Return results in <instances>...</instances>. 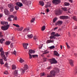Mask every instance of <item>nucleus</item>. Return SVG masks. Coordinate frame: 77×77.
Here are the masks:
<instances>
[{
    "label": "nucleus",
    "mask_w": 77,
    "mask_h": 77,
    "mask_svg": "<svg viewBox=\"0 0 77 77\" xmlns=\"http://www.w3.org/2000/svg\"><path fill=\"white\" fill-rule=\"evenodd\" d=\"M1 24L2 25H4L5 24V21H1Z\"/></svg>",
    "instance_id": "44"
},
{
    "label": "nucleus",
    "mask_w": 77,
    "mask_h": 77,
    "mask_svg": "<svg viewBox=\"0 0 77 77\" xmlns=\"http://www.w3.org/2000/svg\"><path fill=\"white\" fill-rule=\"evenodd\" d=\"M48 53H49V52L48 51L43 53L42 54H47Z\"/></svg>",
    "instance_id": "54"
},
{
    "label": "nucleus",
    "mask_w": 77,
    "mask_h": 77,
    "mask_svg": "<svg viewBox=\"0 0 77 77\" xmlns=\"http://www.w3.org/2000/svg\"><path fill=\"white\" fill-rule=\"evenodd\" d=\"M62 9H63V11H67V8L66 7H63L61 8Z\"/></svg>",
    "instance_id": "25"
},
{
    "label": "nucleus",
    "mask_w": 77,
    "mask_h": 77,
    "mask_svg": "<svg viewBox=\"0 0 77 77\" xmlns=\"http://www.w3.org/2000/svg\"><path fill=\"white\" fill-rule=\"evenodd\" d=\"M56 20H57V19H56V18H55L53 20V23H55Z\"/></svg>",
    "instance_id": "45"
},
{
    "label": "nucleus",
    "mask_w": 77,
    "mask_h": 77,
    "mask_svg": "<svg viewBox=\"0 0 77 77\" xmlns=\"http://www.w3.org/2000/svg\"><path fill=\"white\" fill-rule=\"evenodd\" d=\"M34 39V40H36V39H38V38H37V37L36 36V35H35L33 38Z\"/></svg>",
    "instance_id": "48"
},
{
    "label": "nucleus",
    "mask_w": 77,
    "mask_h": 77,
    "mask_svg": "<svg viewBox=\"0 0 77 77\" xmlns=\"http://www.w3.org/2000/svg\"><path fill=\"white\" fill-rule=\"evenodd\" d=\"M30 27H28L24 29L23 30V32L24 33L25 32H26V31H28V30H30Z\"/></svg>",
    "instance_id": "15"
},
{
    "label": "nucleus",
    "mask_w": 77,
    "mask_h": 77,
    "mask_svg": "<svg viewBox=\"0 0 77 77\" xmlns=\"http://www.w3.org/2000/svg\"><path fill=\"white\" fill-rule=\"evenodd\" d=\"M8 6L9 8H10V12H13L14 9V6L12 4H10L8 5Z\"/></svg>",
    "instance_id": "4"
},
{
    "label": "nucleus",
    "mask_w": 77,
    "mask_h": 77,
    "mask_svg": "<svg viewBox=\"0 0 77 77\" xmlns=\"http://www.w3.org/2000/svg\"><path fill=\"white\" fill-rule=\"evenodd\" d=\"M62 21H58L56 23L55 25L56 26H57V25H59H59H60L62 24Z\"/></svg>",
    "instance_id": "16"
},
{
    "label": "nucleus",
    "mask_w": 77,
    "mask_h": 77,
    "mask_svg": "<svg viewBox=\"0 0 77 77\" xmlns=\"http://www.w3.org/2000/svg\"><path fill=\"white\" fill-rule=\"evenodd\" d=\"M49 62L51 64H56L57 63V60L55 59V58H54L49 59Z\"/></svg>",
    "instance_id": "3"
},
{
    "label": "nucleus",
    "mask_w": 77,
    "mask_h": 77,
    "mask_svg": "<svg viewBox=\"0 0 77 77\" xmlns=\"http://www.w3.org/2000/svg\"><path fill=\"white\" fill-rule=\"evenodd\" d=\"M42 45H42V46H39L38 48H39V49H41L42 48Z\"/></svg>",
    "instance_id": "60"
},
{
    "label": "nucleus",
    "mask_w": 77,
    "mask_h": 77,
    "mask_svg": "<svg viewBox=\"0 0 77 77\" xmlns=\"http://www.w3.org/2000/svg\"><path fill=\"white\" fill-rule=\"evenodd\" d=\"M51 35H53V36H55L54 35H55V32H51Z\"/></svg>",
    "instance_id": "41"
},
{
    "label": "nucleus",
    "mask_w": 77,
    "mask_h": 77,
    "mask_svg": "<svg viewBox=\"0 0 77 77\" xmlns=\"http://www.w3.org/2000/svg\"><path fill=\"white\" fill-rule=\"evenodd\" d=\"M63 74H64L63 72H61V75H60V77H63Z\"/></svg>",
    "instance_id": "43"
},
{
    "label": "nucleus",
    "mask_w": 77,
    "mask_h": 77,
    "mask_svg": "<svg viewBox=\"0 0 77 77\" xmlns=\"http://www.w3.org/2000/svg\"><path fill=\"white\" fill-rule=\"evenodd\" d=\"M16 5H17V6H18L19 7H21V6H23V5L22 3L19 2L16 3Z\"/></svg>",
    "instance_id": "12"
},
{
    "label": "nucleus",
    "mask_w": 77,
    "mask_h": 77,
    "mask_svg": "<svg viewBox=\"0 0 77 77\" xmlns=\"http://www.w3.org/2000/svg\"><path fill=\"white\" fill-rule=\"evenodd\" d=\"M3 41H5V39L2 38L0 40V43L1 44H3Z\"/></svg>",
    "instance_id": "28"
},
{
    "label": "nucleus",
    "mask_w": 77,
    "mask_h": 77,
    "mask_svg": "<svg viewBox=\"0 0 77 77\" xmlns=\"http://www.w3.org/2000/svg\"><path fill=\"white\" fill-rule=\"evenodd\" d=\"M9 27H10V26L9 25H8L5 26H2L1 27V29L2 30H6L9 29Z\"/></svg>",
    "instance_id": "7"
},
{
    "label": "nucleus",
    "mask_w": 77,
    "mask_h": 77,
    "mask_svg": "<svg viewBox=\"0 0 77 77\" xmlns=\"http://www.w3.org/2000/svg\"><path fill=\"white\" fill-rule=\"evenodd\" d=\"M69 63L72 66H74V61L72 60H69Z\"/></svg>",
    "instance_id": "10"
},
{
    "label": "nucleus",
    "mask_w": 77,
    "mask_h": 77,
    "mask_svg": "<svg viewBox=\"0 0 77 77\" xmlns=\"http://www.w3.org/2000/svg\"><path fill=\"white\" fill-rule=\"evenodd\" d=\"M49 11H50V10H48V8H47L46 10V12H49Z\"/></svg>",
    "instance_id": "61"
},
{
    "label": "nucleus",
    "mask_w": 77,
    "mask_h": 77,
    "mask_svg": "<svg viewBox=\"0 0 77 77\" xmlns=\"http://www.w3.org/2000/svg\"><path fill=\"white\" fill-rule=\"evenodd\" d=\"M29 56V59H32V55L30 54V53H28Z\"/></svg>",
    "instance_id": "47"
},
{
    "label": "nucleus",
    "mask_w": 77,
    "mask_h": 77,
    "mask_svg": "<svg viewBox=\"0 0 77 77\" xmlns=\"http://www.w3.org/2000/svg\"><path fill=\"white\" fill-rule=\"evenodd\" d=\"M60 19L61 20H65V19H68V16H61L60 17Z\"/></svg>",
    "instance_id": "8"
},
{
    "label": "nucleus",
    "mask_w": 77,
    "mask_h": 77,
    "mask_svg": "<svg viewBox=\"0 0 77 77\" xmlns=\"http://www.w3.org/2000/svg\"><path fill=\"white\" fill-rule=\"evenodd\" d=\"M14 46V45H13V44L11 43L10 45V47L11 48H13V47Z\"/></svg>",
    "instance_id": "56"
},
{
    "label": "nucleus",
    "mask_w": 77,
    "mask_h": 77,
    "mask_svg": "<svg viewBox=\"0 0 77 77\" xmlns=\"http://www.w3.org/2000/svg\"><path fill=\"white\" fill-rule=\"evenodd\" d=\"M13 26H16L17 27H20V26L18 25V24H13Z\"/></svg>",
    "instance_id": "39"
},
{
    "label": "nucleus",
    "mask_w": 77,
    "mask_h": 77,
    "mask_svg": "<svg viewBox=\"0 0 77 77\" xmlns=\"http://www.w3.org/2000/svg\"><path fill=\"white\" fill-rule=\"evenodd\" d=\"M45 26H44L42 27V30L44 31V30H45Z\"/></svg>",
    "instance_id": "35"
},
{
    "label": "nucleus",
    "mask_w": 77,
    "mask_h": 77,
    "mask_svg": "<svg viewBox=\"0 0 77 77\" xmlns=\"http://www.w3.org/2000/svg\"><path fill=\"white\" fill-rule=\"evenodd\" d=\"M51 5V3L49 2H47L46 5L45 6V8H47L48 7L50 8V5Z\"/></svg>",
    "instance_id": "14"
},
{
    "label": "nucleus",
    "mask_w": 77,
    "mask_h": 77,
    "mask_svg": "<svg viewBox=\"0 0 77 77\" xmlns=\"http://www.w3.org/2000/svg\"><path fill=\"white\" fill-rule=\"evenodd\" d=\"M60 3V0H53L52 1V3L53 4H54L55 5H59Z\"/></svg>",
    "instance_id": "5"
},
{
    "label": "nucleus",
    "mask_w": 77,
    "mask_h": 77,
    "mask_svg": "<svg viewBox=\"0 0 77 77\" xmlns=\"http://www.w3.org/2000/svg\"><path fill=\"white\" fill-rule=\"evenodd\" d=\"M3 50V49L2 48H0V52H1L0 55L1 57H2V59H4L5 61H6L7 60V59H6V56L5 54V52H4V51Z\"/></svg>",
    "instance_id": "1"
},
{
    "label": "nucleus",
    "mask_w": 77,
    "mask_h": 77,
    "mask_svg": "<svg viewBox=\"0 0 77 77\" xmlns=\"http://www.w3.org/2000/svg\"><path fill=\"white\" fill-rule=\"evenodd\" d=\"M72 18L74 20H75V21H77V18L76 17L73 16L72 17Z\"/></svg>",
    "instance_id": "37"
},
{
    "label": "nucleus",
    "mask_w": 77,
    "mask_h": 77,
    "mask_svg": "<svg viewBox=\"0 0 77 77\" xmlns=\"http://www.w3.org/2000/svg\"><path fill=\"white\" fill-rule=\"evenodd\" d=\"M29 54H33L35 53V51L33 50L32 49H30L29 51Z\"/></svg>",
    "instance_id": "17"
},
{
    "label": "nucleus",
    "mask_w": 77,
    "mask_h": 77,
    "mask_svg": "<svg viewBox=\"0 0 77 77\" xmlns=\"http://www.w3.org/2000/svg\"><path fill=\"white\" fill-rule=\"evenodd\" d=\"M64 5H65L64 6H69V5H70L69 3H68V2L64 3Z\"/></svg>",
    "instance_id": "34"
},
{
    "label": "nucleus",
    "mask_w": 77,
    "mask_h": 77,
    "mask_svg": "<svg viewBox=\"0 0 77 77\" xmlns=\"http://www.w3.org/2000/svg\"><path fill=\"white\" fill-rule=\"evenodd\" d=\"M14 20H18V18H17V16L14 17Z\"/></svg>",
    "instance_id": "53"
},
{
    "label": "nucleus",
    "mask_w": 77,
    "mask_h": 77,
    "mask_svg": "<svg viewBox=\"0 0 77 77\" xmlns=\"http://www.w3.org/2000/svg\"><path fill=\"white\" fill-rule=\"evenodd\" d=\"M5 55L7 56V57H8V54H9V51L5 52Z\"/></svg>",
    "instance_id": "49"
},
{
    "label": "nucleus",
    "mask_w": 77,
    "mask_h": 77,
    "mask_svg": "<svg viewBox=\"0 0 77 77\" xmlns=\"http://www.w3.org/2000/svg\"><path fill=\"white\" fill-rule=\"evenodd\" d=\"M74 72L75 74H77V67H76L75 69L74 70Z\"/></svg>",
    "instance_id": "31"
},
{
    "label": "nucleus",
    "mask_w": 77,
    "mask_h": 77,
    "mask_svg": "<svg viewBox=\"0 0 77 77\" xmlns=\"http://www.w3.org/2000/svg\"><path fill=\"white\" fill-rule=\"evenodd\" d=\"M27 69H28V66L27 65H25L23 69H20V71L21 72V74H22V75L24 74V72H25V70H27Z\"/></svg>",
    "instance_id": "2"
},
{
    "label": "nucleus",
    "mask_w": 77,
    "mask_h": 77,
    "mask_svg": "<svg viewBox=\"0 0 77 77\" xmlns=\"http://www.w3.org/2000/svg\"><path fill=\"white\" fill-rule=\"evenodd\" d=\"M15 8L16 11H18V9H19V7L18 6H17V5L15 6Z\"/></svg>",
    "instance_id": "38"
},
{
    "label": "nucleus",
    "mask_w": 77,
    "mask_h": 77,
    "mask_svg": "<svg viewBox=\"0 0 77 77\" xmlns=\"http://www.w3.org/2000/svg\"><path fill=\"white\" fill-rule=\"evenodd\" d=\"M2 32H0V38H2V37H3V35H2Z\"/></svg>",
    "instance_id": "50"
},
{
    "label": "nucleus",
    "mask_w": 77,
    "mask_h": 77,
    "mask_svg": "<svg viewBox=\"0 0 77 77\" xmlns=\"http://www.w3.org/2000/svg\"><path fill=\"white\" fill-rule=\"evenodd\" d=\"M4 73L5 74H8V72L7 71H5L4 72Z\"/></svg>",
    "instance_id": "52"
},
{
    "label": "nucleus",
    "mask_w": 77,
    "mask_h": 77,
    "mask_svg": "<svg viewBox=\"0 0 77 77\" xmlns=\"http://www.w3.org/2000/svg\"><path fill=\"white\" fill-rule=\"evenodd\" d=\"M54 69H55V70H57V69H58L56 67L54 68Z\"/></svg>",
    "instance_id": "62"
},
{
    "label": "nucleus",
    "mask_w": 77,
    "mask_h": 77,
    "mask_svg": "<svg viewBox=\"0 0 77 77\" xmlns=\"http://www.w3.org/2000/svg\"><path fill=\"white\" fill-rule=\"evenodd\" d=\"M5 14L6 15H8L9 14V12L7 9H5L4 10Z\"/></svg>",
    "instance_id": "11"
},
{
    "label": "nucleus",
    "mask_w": 77,
    "mask_h": 77,
    "mask_svg": "<svg viewBox=\"0 0 77 77\" xmlns=\"http://www.w3.org/2000/svg\"><path fill=\"white\" fill-rule=\"evenodd\" d=\"M35 20V18H32L30 22L31 23H33Z\"/></svg>",
    "instance_id": "33"
},
{
    "label": "nucleus",
    "mask_w": 77,
    "mask_h": 77,
    "mask_svg": "<svg viewBox=\"0 0 77 77\" xmlns=\"http://www.w3.org/2000/svg\"><path fill=\"white\" fill-rule=\"evenodd\" d=\"M14 18V16L13 15H10L9 16V17H8L7 20L8 21H9V22H11L12 20H13V18Z\"/></svg>",
    "instance_id": "6"
},
{
    "label": "nucleus",
    "mask_w": 77,
    "mask_h": 77,
    "mask_svg": "<svg viewBox=\"0 0 77 77\" xmlns=\"http://www.w3.org/2000/svg\"><path fill=\"white\" fill-rule=\"evenodd\" d=\"M54 38V36L53 35H51L49 37L51 39H52V38Z\"/></svg>",
    "instance_id": "51"
},
{
    "label": "nucleus",
    "mask_w": 77,
    "mask_h": 77,
    "mask_svg": "<svg viewBox=\"0 0 77 77\" xmlns=\"http://www.w3.org/2000/svg\"><path fill=\"white\" fill-rule=\"evenodd\" d=\"M15 76H17L18 75V70H15L14 71V73L13 74Z\"/></svg>",
    "instance_id": "18"
},
{
    "label": "nucleus",
    "mask_w": 77,
    "mask_h": 77,
    "mask_svg": "<svg viewBox=\"0 0 77 77\" xmlns=\"http://www.w3.org/2000/svg\"><path fill=\"white\" fill-rule=\"evenodd\" d=\"M20 63H23V62H24V60L22 59L21 58H20Z\"/></svg>",
    "instance_id": "26"
},
{
    "label": "nucleus",
    "mask_w": 77,
    "mask_h": 77,
    "mask_svg": "<svg viewBox=\"0 0 77 77\" xmlns=\"http://www.w3.org/2000/svg\"><path fill=\"white\" fill-rule=\"evenodd\" d=\"M8 24V22H5L4 24H5L6 25H7V24Z\"/></svg>",
    "instance_id": "59"
},
{
    "label": "nucleus",
    "mask_w": 77,
    "mask_h": 77,
    "mask_svg": "<svg viewBox=\"0 0 77 77\" xmlns=\"http://www.w3.org/2000/svg\"><path fill=\"white\" fill-rule=\"evenodd\" d=\"M54 36H56V37H59L60 36V35L58 34V33H57L54 35Z\"/></svg>",
    "instance_id": "36"
},
{
    "label": "nucleus",
    "mask_w": 77,
    "mask_h": 77,
    "mask_svg": "<svg viewBox=\"0 0 77 77\" xmlns=\"http://www.w3.org/2000/svg\"><path fill=\"white\" fill-rule=\"evenodd\" d=\"M69 2H70V3H72V0H69Z\"/></svg>",
    "instance_id": "64"
},
{
    "label": "nucleus",
    "mask_w": 77,
    "mask_h": 77,
    "mask_svg": "<svg viewBox=\"0 0 77 77\" xmlns=\"http://www.w3.org/2000/svg\"><path fill=\"white\" fill-rule=\"evenodd\" d=\"M29 45V44L28 43H25V44H23V45L25 50L27 49V45Z\"/></svg>",
    "instance_id": "13"
},
{
    "label": "nucleus",
    "mask_w": 77,
    "mask_h": 77,
    "mask_svg": "<svg viewBox=\"0 0 77 77\" xmlns=\"http://www.w3.org/2000/svg\"><path fill=\"white\" fill-rule=\"evenodd\" d=\"M0 63L1 65H3L4 63H3V59H0Z\"/></svg>",
    "instance_id": "24"
},
{
    "label": "nucleus",
    "mask_w": 77,
    "mask_h": 77,
    "mask_svg": "<svg viewBox=\"0 0 77 77\" xmlns=\"http://www.w3.org/2000/svg\"><path fill=\"white\" fill-rule=\"evenodd\" d=\"M55 48V47L54 45L52 46L49 47V48H50V49H53V48Z\"/></svg>",
    "instance_id": "40"
},
{
    "label": "nucleus",
    "mask_w": 77,
    "mask_h": 77,
    "mask_svg": "<svg viewBox=\"0 0 77 77\" xmlns=\"http://www.w3.org/2000/svg\"><path fill=\"white\" fill-rule=\"evenodd\" d=\"M51 66H49L47 68V69H51Z\"/></svg>",
    "instance_id": "58"
},
{
    "label": "nucleus",
    "mask_w": 77,
    "mask_h": 77,
    "mask_svg": "<svg viewBox=\"0 0 77 77\" xmlns=\"http://www.w3.org/2000/svg\"><path fill=\"white\" fill-rule=\"evenodd\" d=\"M74 55H75V56H76V57H77V54L76 53H74Z\"/></svg>",
    "instance_id": "63"
},
{
    "label": "nucleus",
    "mask_w": 77,
    "mask_h": 77,
    "mask_svg": "<svg viewBox=\"0 0 77 77\" xmlns=\"http://www.w3.org/2000/svg\"><path fill=\"white\" fill-rule=\"evenodd\" d=\"M16 68V66H15V65H12V69H15Z\"/></svg>",
    "instance_id": "29"
},
{
    "label": "nucleus",
    "mask_w": 77,
    "mask_h": 77,
    "mask_svg": "<svg viewBox=\"0 0 77 77\" xmlns=\"http://www.w3.org/2000/svg\"><path fill=\"white\" fill-rule=\"evenodd\" d=\"M28 37L29 38H33V35L32 34H31V35H27Z\"/></svg>",
    "instance_id": "27"
},
{
    "label": "nucleus",
    "mask_w": 77,
    "mask_h": 77,
    "mask_svg": "<svg viewBox=\"0 0 77 77\" xmlns=\"http://www.w3.org/2000/svg\"><path fill=\"white\" fill-rule=\"evenodd\" d=\"M22 3H23L24 4H26V3H27V0H21Z\"/></svg>",
    "instance_id": "32"
},
{
    "label": "nucleus",
    "mask_w": 77,
    "mask_h": 77,
    "mask_svg": "<svg viewBox=\"0 0 77 77\" xmlns=\"http://www.w3.org/2000/svg\"><path fill=\"white\" fill-rule=\"evenodd\" d=\"M54 42V40H51V39L50 40H48L47 41L46 43L47 44H48V43H50V42L52 43L53 42Z\"/></svg>",
    "instance_id": "21"
},
{
    "label": "nucleus",
    "mask_w": 77,
    "mask_h": 77,
    "mask_svg": "<svg viewBox=\"0 0 77 77\" xmlns=\"http://www.w3.org/2000/svg\"><path fill=\"white\" fill-rule=\"evenodd\" d=\"M16 53H17V52H16L15 51H14L13 52L14 54V55H15V56H16Z\"/></svg>",
    "instance_id": "57"
},
{
    "label": "nucleus",
    "mask_w": 77,
    "mask_h": 77,
    "mask_svg": "<svg viewBox=\"0 0 77 77\" xmlns=\"http://www.w3.org/2000/svg\"><path fill=\"white\" fill-rule=\"evenodd\" d=\"M48 53H49V52L48 51L43 53L42 54H47Z\"/></svg>",
    "instance_id": "55"
},
{
    "label": "nucleus",
    "mask_w": 77,
    "mask_h": 77,
    "mask_svg": "<svg viewBox=\"0 0 77 77\" xmlns=\"http://www.w3.org/2000/svg\"><path fill=\"white\" fill-rule=\"evenodd\" d=\"M23 27H21L20 28H18L17 29V31H19L20 32H21V31H22V30H23Z\"/></svg>",
    "instance_id": "23"
},
{
    "label": "nucleus",
    "mask_w": 77,
    "mask_h": 77,
    "mask_svg": "<svg viewBox=\"0 0 77 77\" xmlns=\"http://www.w3.org/2000/svg\"><path fill=\"white\" fill-rule=\"evenodd\" d=\"M10 44H11V42L10 41H6L5 43V44L6 45H10Z\"/></svg>",
    "instance_id": "22"
},
{
    "label": "nucleus",
    "mask_w": 77,
    "mask_h": 77,
    "mask_svg": "<svg viewBox=\"0 0 77 77\" xmlns=\"http://www.w3.org/2000/svg\"><path fill=\"white\" fill-rule=\"evenodd\" d=\"M39 5H41V6H44V2H43L42 1H40L39 2Z\"/></svg>",
    "instance_id": "19"
},
{
    "label": "nucleus",
    "mask_w": 77,
    "mask_h": 77,
    "mask_svg": "<svg viewBox=\"0 0 77 77\" xmlns=\"http://www.w3.org/2000/svg\"><path fill=\"white\" fill-rule=\"evenodd\" d=\"M63 10L61 11L60 9H59L57 11L56 14L58 15H60L62 14Z\"/></svg>",
    "instance_id": "9"
},
{
    "label": "nucleus",
    "mask_w": 77,
    "mask_h": 77,
    "mask_svg": "<svg viewBox=\"0 0 77 77\" xmlns=\"http://www.w3.org/2000/svg\"><path fill=\"white\" fill-rule=\"evenodd\" d=\"M4 66H5V67H6V68H8V63H5V64Z\"/></svg>",
    "instance_id": "42"
},
{
    "label": "nucleus",
    "mask_w": 77,
    "mask_h": 77,
    "mask_svg": "<svg viewBox=\"0 0 77 77\" xmlns=\"http://www.w3.org/2000/svg\"><path fill=\"white\" fill-rule=\"evenodd\" d=\"M32 57L33 58H36V57H38V55H32Z\"/></svg>",
    "instance_id": "30"
},
{
    "label": "nucleus",
    "mask_w": 77,
    "mask_h": 77,
    "mask_svg": "<svg viewBox=\"0 0 77 77\" xmlns=\"http://www.w3.org/2000/svg\"><path fill=\"white\" fill-rule=\"evenodd\" d=\"M54 55L57 56H59V54H58V52L56 51H54Z\"/></svg>",
    "instance_id": "20"
},
{
    "label": "nucleus",
    "mask_w": 77,
    "mask_h": 77,
    "mask_svg": "<svg viewBox=\"0 0 77 77\" xmlns=\"http://www.w3.org/2000/svg\"><path fill=\"white\" fill-rule=\"evenodd\" d=\"M43 62H46L47 61V58L45 57L43 58Z\"/></svg>",
    "instance_id": "46"
}]
</instances>
